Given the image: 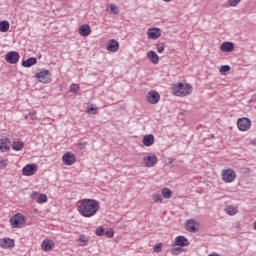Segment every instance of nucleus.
<instances>
[{"instance_id": "obj_25", "label": "nucleus", "mask_w": 256, "mask_h": 256, "mask_svg": "<svg viewBox=\"0 0 256 256\" xmlns=\"http://www.w3.org/2000/svg\"><path fill=\"white\" fill-rule=\"evenodd\" d=\"M9 27H11V24H9V21L7 20L0 21V33H7V31H9Z\"/></svg>"}, {"instance_id": "obj_6", "label": "nucleus", "mask_w": 256, "mask_h": 256, "mask_svg": "<svg viewBox=\"0 0 256 256\" xmlns=\"http://www.w3.org/2000/svg\"><path fill=\"white\" fill-rule=\"evenodd\" d=\"M5 59L10 65H17L19 59H21V55L17 51H10L6 54Z\"/></svg>"}, {"instance_id": "obj_19", "label": "nucleus", "mask_w": 256, "mask_h": 256, "mask_svg": "<svg viewBox=\"0 0 256 256\" xmlns=\"http://www.w3.org/2000/svg\"><path fill=\"white\" fill-rule=\"evenodd\" d=\"M175 245H177V247H187L189 240L185 236H178L175 239Z\"/></svg>"}, {"instance_id": "obj_40", "label": "nucleus", "mask_w": 256, "mask_h": 256, "mask_svg": "<svg viewBox=\"0 0 256 256\" xmlns=\"http://www.w3.org/2000/svg\"><path fill=\"white\" fill-rule=\"evenodd\" d=\"M87 113H89L90 115H97V108L91 106L90 108H88Z\"/></svg>"}, {"instance_id": "obj_30", "label": "nucleus", "mask_w": 256, "mask_h": 256, "mask_svg": "<svg viewBox=\"0 0 256 256\" xmlns=\"http://www.w3.org/2000/svg\"><path fill=\"white\" fill-rule=\"evenodd\" d=\"M152 199H153L154 203H163V196H161V194H159V193H154L152 195Z\"/></svg>"}, {"instance_id": "obj_36", "label": "nucleus", "mask_w": 256, "mask_h": 256, "mask_svg": "<svg viewBox=\"0 0 256 256\" xmlns=\"http://www.w3.org/2000/svg\"><path fill=\"white\" fill-rule=\"evenodd\" d=\"M162 249H163V243H159L154 246L155 253H161Z\"/></svg>"}, {"instance_id": "obj_47", "label": "nucleus", "mask_w": 256, "mask_h": 256, "mask_svg": "<svg viewBox=\"0 0 256 256\" xmlns=\"http://www.w3.org/2000/svg\"><path fill=\"white\" fill-rule=\"evenodd\" d=\"M25 119H29V116H25Z\"/></svg>"}, {"instance_id": "obj_2", "label": "nucleus", "mask_w": 256, "mask_h": 256, "mask_svg": "<svg viewBox=\"0 0 256 256\" xmlns=\"http://www.w3.org/2000/svg\"><path fill=\"white\" fill-rule=\"evenodd\" d=\"M172 92L176 97H186V95L193 93V87L189 84L178 83L172 87Z\"/></svg>"}, {"instance_id": "obj_29", "label": "nucleus", "mask_w": 256, "mask_h": 256, "mask_svg": "<svg viewBox=\"0 0 256 256\" xmlns=\"http://www.w3.org/2000/svg\"><path fill=\"white\" fill-rule=\"evenodd\" d=\"M170 253L172 255H181V253H183V248L181 246H179V247H172L170 249Z\"/></svg>"}, {"instance_id": "obj_24", "label": "nucleus", "mask_w": 256, "mask_h": 256, "mask_svg": "<svg viewBox=\"0 0 256 256\" xmlns=\"http://www.w3.org/2000/svg\"><path fill=\"white\" fill-rule=\"evenodd\" d=\"M147 57L151 60L152 63H154V65L159 63V55H157V52L151 50L147 53Z\"/></svg>"}, {"instance_id": "obj_28", "label": "nucleus", "mask_w": 256, "mask_h": 256, "mask_svg": "<svg viewBox=\"0 0 256 256\" xmlns=\"http://www.w3.org/2000/svg\"><path fill=\"white\" fill-rule=\"evenodd\" d=\"M78 242H80L81 247H86V245L89 244V239H87V237H85V235H81L78 238Z\"/></svg>"}, {"instance_id": "obj_12", "label": "nucleus", "mask_w": 256, "mask_h": 256, "mask_svg": "<svg viewBox=\"0 0 256 256\" xmlns=\"http://www.w3.org/2000/svg\"><path fill=\"white\" fill-rule=\"evenodd\" d=\"M55 247V242H53V240L46 238L43 240L42 244H41V249L42 251H53V248Z\"/></svg>"}, {"instance_id": "obj_46", "label": "nucleus", "mask_w": 256, "mask_h": 256, "mask_svg": "<svg viewBox=\"0 0 256 256\" xmlns=\"http://www.w3.org/2000/svg\"><path fill=\"white\" fill-rule=\"evenodd\" d=\"M165 3H171V0H163Z\"/></svg>"}, {"instance_id": "obj_15", "label": "nucleus", "mask_w": 256, "mask_h": 256, "mask_svg": "<svg viewBox=\"0 0 256 256\" xmlns=\"http://www.w3.org/2000/svg\"><path fill=\"white\" fill-rule=\"evenodd\" d=\"M11 140L9 138H1L0 139V151L2 153H6V151H9L11 149Z\"/></svg>"}, {"instance_id": "obj_20", "label": "nucleus", "mask_w": 256, "mask_h": 256, "mask_svg": "<svg viewBox=\"0 0 256 256\" xmlns=\"http://www.w3.org/2000/svg\"><path fill=\"white\" fill-rule=\"evenodd\" d=\"M31 199H37L38 203H47V195L39 194V192H33L31 195Z\"/></svg>"}, {"instance_id": "obj_37", "label": "nucleus", "mask_w": 256, "mask_h": 256, "mask_svg": "<svg viewBox=\"0 0 256 256\" xmlns=\"http://www.w3.org/2000/svg\"><path fill=\"white\" fill-rule=\"evenodd\" d=\"M228 3L230 5V7H237V5H239V3H241V0H228Z\"/></svg>"}, {"instance_id": "obj_16", "label": "nucleus", "mask_w": 256, "mask_h": 256, "mask_svg": "<svg viewBox=\"0 0 256 256\" xmlns=\"http://www.w3.org/2000/svg\"><path fill=\"white\" fill-rule=\"evenodd\" d=\"M0 247L2 249H11L15 247V242L11 238H4L0 240Z\"/></svg>"}, {"instance_id": "obj_10", "label": "nucleus", "mask_w": 256, "mask_h": 256, "mask_svg": "<svg viewBox=\"0 0 256 256\" xmlns=\"http://www.w3.org/2000/svg\"><path fill=\"white\" fill-rule=\"evenodd\" d=\"M37 173V165L36 164H27L22 169V174L25 177H31L32 175H35Z\"/></svg>"}, {"instance_id": "obj_38", "label": "nucleus", "mask_w": 256, "mask_h": 256, "mask_svg": "<svg viewBox=\"0 0 256 256\" xmlns=\"http://www.w3.org/2000/svg\"><path fill=\"white\" fill-rule=\"evenodd\" d=\"M77 91H79V86L77 84H72L70 86V92L71 93H77Z\"/></svg>"}, {"instance_id": "obj_43", "label": "nucleus", "mask_w": 256, "mask_h": 256, "mask_svg": "<svg viewBox=\"0 0 256 256\" xmlns=\"http://www.w3.org/2000/svg\"><path fill=\"white\" fill-rule=\"evenodd\" d=\"M242 171H244V173H251V168H242Z\"/></svg>"}, {"instance_id": "obj_33", "label": "nucleus", "mask_w": 256, "mask_h": 256, "mask_svg": "<svg viewBox=\"0 0 256 256\" xmlns=\"http://www.w3.org/2000/svg\"><path fill=\"white\" fill-rule=\"evenodd\" d=\"M95 233H96L97 237H103V235H105V228H103V226H99L96 229Z\"/></svg>"}, {"instance_id": "obj_18", "label": "nucleus", "mask_w": 256, "mask_h": 256, "mask_svg": "<svg viewBox=\"0 0 256 256\" xmlns=\"http://www.w3.org/2000/svg\"><path fill=\"white\" fill-rule=\"evenodd\" d=\"M220 49L223 53H231L235 49V44L233 42H224L221 44Z\"/></svg>"}, {"instance_id": "obj_3", "label": "nucleus", "mask_w": 256, "mask_h": 256, "mask_svg": "<svg viewBox=\"0 0 256 256\" xmlns=\"http://www.w3.org/2000/svg\"><path fill=\"white\" fill-rule=\"evenodd\" d=\"M221 177L224 183H233L237 179V172L233 168L224 169L221 172Z\"/></svg>"}, {"instance_id": "obj_45", "label": "nucleus", "mask_w": 256, "mask_h": 256, "mask_svg": "<svg viewBox=\"0 0 256 256\" xmlns=\"http://www.w3.org/2000/svg\"><path fill=\"white\" fill-rule=\"evenodd\" d=\"M208 256H221V255H219V254H217V253H212V254H210V255H208Z\"/></svg>"}, {"instance_id": "obj_23", "label": "nucleus", "mask_w": 256, "mask_h": 256, "mask_svg": "<svg viewBox=\"0 0 256 256\" xmlns=\"http://www.w3.org/2000/svg\"><path fill=\"white\" fill-rule=\"evenodd\" d=\"M33 65H37V58L35 57H30L27 60L22 61V67H33Z\"/></svg>"}, {"instance_id": "obj_39", "label": "nucleus", "mask_w": 256, "mask_h": 256, "mask_svg": "<svg viewBox=\"0 0 256 256\" xmlns=\"http://www.w3.org/2000/svg\"><path fill=\"white\" fill-rule=\"evenodd\" d=\"M156 49L158 53H163L165 51V44H157Z\"/></svg>"}, {"instance_id": "obj_11", "label": "nucleus", "mask_w": 256, "mask_h": 256, "mask_svg": "<svg viewBox=\"0 0 256 256\" xmlns=\"http://www.w3.org/2000/svg\"><path fill=\"white\" fill-rule=\"evenodd\" d=\"M76 161H77V158H75V154H73V153H71V152H66V153H64V155L62 156V162L64 163V165L71 166V165H73Z\"/></svg>"}, {"instance_id": "obj_26", "label": "nucleus", "mask_w": 256, "mask_h": 256, "mask_svg": "<svg viewBox=\"0 0 256 256\" xmlns=\"http://www.w3.org/2000/svg\"><path fill=\"white\" fill-rule=\"evenodd\" d=\"M162 195L164 199H171V197L173 196V192L169 188H163Z\"/></svg>"}, {"instance_id": "obj_9", "label": "nucleus", "mask_w": 256, "mask_h": 256, "mask_svg": "<svg viewBox=\"0 0 256 256\" xmlns=\"http://www.w3.org/2000/svg\"><path fill=\"white\" fill-rule=\"evenodd\" d=\"M146 99L151 105H157V102L161 99V95H159V92L152 90L148 92Z\"/></svg>"}, {"instance_id": "obj_31", "label": "nucleus", "mask_w": 256, "mask_h": 256, "mask_svg": "<svg viewBox=\"0 0 256 256\" xmlns=\"http://www.w3.org/2000/svg\"><path fill=\"white\" fill-rule=\"evenodd\" d=\"M225 211H226L227 215H236L237 214V210L233 206H228L225 209Z\"/></svg>"}, {"instance_id": "obj_5", "label": "nucleus", "mask_w": 256, "mask_h": 256, "mask_svg": "<svg viewBox=\"0 0 256 256\" xmlns=\"http://www.w3.org/2000/svg\"><path fill=\"white\" fill-rule=\"evenodd\" d=\"M10 223L12 227H14L15 229H19L25 224V216H23V214L21 213H17L11 217Z\"/></svg>"}, {"instance_id": "obj_1", "label": "nucleus", "mask_w": 256, "mask_h": 256, "mask_svg": "<svg viewBox=\"0 0 256 256\" xmlns=\"http://www.w3.org/2000/svg\"><path fill=\"white\" fill-rule=\"evenodd\" d=\"M77 209L82 217H93L101 209V206L99 205V201L95 199H83L78 201Z\"/></svg>"}, {"instance_id": "obj_13", "label": "nucleus", "mask_w": 256, "mask_h": 256, "mask_svg": "<svg viewBox=\"0 0 256 256\" xmlns=\"http://www.w3.org/2000/svg\"><path fill=\"white\" fill-rule=\"evenodd\" d=\"M106 49L111 53H117V51H119V42L115 39L109 40Z\"/></svg>"}, {"instance_id": "obj_32", "label": "nucleus", "mask_w": 256, "mask_h": 256, "mask_svg": "<svg viewBox=\"0 0 256 256\" xmlns=\"http://www.w3.org/2000/svg\"><path fill=\"white\" fill-rule=\"evenodd\" d=\"M228 71H231V66L230 65H222L220 67V73L222 75H225Z\"/></svg>"}, {"instance_id": "obj_8", "label": "nucleus", "mask_w": 256, "mask_h": 256, "mask_svg": "<svg viewBox=\"0 0 256 256\" xmlns=\"http://www.w3.org/2000/svg\"><path fill=\"white\" fill-rule=\"evenodd\" d=\"M159 163V158H157V155L152 154L150 156H145L143 158V164L146 167H155Z\"/></svg>"}, {"instance_id": "obj_7", "label": "nucleus", "mask_w": 256, "mask_h": 256, "mask_svg": "<svg viewBox=\"0 0 256 256\" xmlns=\"http://www.w3.org/2000/svg\"><path fill=\"white\" fill-rule=\"evenodd\" d=\"M239 131H249L251 129V120L249 118H240L237 121Z\"/></svg>"}, {"instance_id": "obj_27", "label": "nucleus", "mask_w": 256, "mask_h": 256, "mask_svg": "<svg viewBox=\"0 0 256 256\" xmlns=\"http://www.w3.org/2000/svg\"><path fill=\"white\" fill-rule=\"evenodd\" d=\"M25 147L23 142H13L12 149L13 151H21Z\"/></svg>"}, {"instance_id": "obj_44", "label": "nucleus", "mask_w": 256, "mask_h": 256, "mask_svg": "<svg viewBox=\"0 0 256 256\" xmlns=\"http://www.w3.org/2000/svg\"><path fill=\"white\" fill-rule=\"evenodd\" d=\"M78 147H80V149H85V143L79 142Z\"/></svg>"}, {"instance_id": "obj_4", "label": "nucleus", "mask_w": 256, "mask_h": 256, "mask_svg": "<svg viewBox=\"0 0 256 256\" xmlns=\"http://www.w3.org/2000/svg\"><path fill=\"white\" fill-rule=\"evenodd\" d=\"M51 75V72L47 69H42L40 72H37L35 74L36 79H39V83H43L44 85H47V83H51L52 79L49 77Z\"/></svg>"}, {"instance_id": "obj_14", "label": "nucleus", "mask_w": 256, "mask_h": 256, "mask_svg": "<svg viewBox=\"0 0 256 256\" xmlns=\"http://www.w3.org/2000/svg\"><path fill=\"white\" fill-rule=\"evenodd\" d=\"M148 39H159L161 37V29L155 27V28H150L147 31Z\"/></svg>"}, {"instance_id": "obj_42", "label": "nucleus", "mask_w": 256, "mask_h": 256, "mask_svg": "<svg viewBox=\"0 0 256 256\" xmlns=\"http://www.w3.org/2000/svg\"><path fill=\"white\" fill-rule=\"evenodd\" d=\"M29 117L32 121H35V119L37 118V112H30Z\"/></svg>"}, {"instance_id": "obj_17", "label": "nucleus", "mask_w": 256, "mask_h": 256, "mask_svg": "<svg viewBox=\"0 0 256 256\" xmlns=\"http://www.w3.org/2000/svg\"><path fill=\"white\" fill-rule=\"evenodd\" d=\"M79 35L81 37H89L91 35V26L89 24H83L79 27Z\"/></svg>"}, {"instance_id": "obj_22", "label": "nucleus", "mask_w": 256, "mask_h": 256, "mask_svg": "<svg viewBox=\"0 0 256 256\" xmlns=\"http://www.w3.org/2000/svg\"><path fill=\"white\" fill-rule=\"evenodd\" d=\"M153 143H155V136H153V134H148L144 136L143 145H145V147H151Z\"/></svg>"}, {"instance_id": "obj_21", "label": "nucleus", "mask_w": 256, "mask_h": 256, "mask_svg": "<svg viewBox=\"0 0 256 256\" xmlns=\"http://www.w3.org/2000/svg\"><path fill=\"white\" fill-rule=\"evenodd\" d=\"M186 231H188L189 233H197V227L195 226L194 219L187 220Z\"/></svg>"}, {"instance_id": "obj_34", "label": "nucleus", "mask_w": 256, "mask_h": 256, "mask_svg": "<svg viewBox=\"0 0 256 256\" xmlns=\"http://www.w3.org/2000/svg\"><path fill=\"white\" fill-rule=\"evenodd\" d=\"M104 235L107 236L108 239H113V237L115 236V230H113V228H110L109 230L104 232Z\"/></svg>"}, {"instance_id": "obj_35", "label": "nucleus", "mask_w": 256, "mask_h": 256, "mask_svg": "<svg viewBox=\"0 0 256 256\" xmlns=\"http://www.w3.org/2000/svg\"><path fill=\"white\" fill-rule=\"evenodd\" d=\"M110 11H112L114 15H119V7L115 4L110 5Z\"/></svg>"}, {"instance_id": "obj_41", "label": "nucleus", "mask_w": 256, "mask_h": 256, "mask_svg": "<svg viewBox=\"0 0 256 256\" xmlns=\"http://www.w3.org/2000/svg\"><path fill=\"white\" fill-rule=\"evenodd\" d=\"M7 161L8 160H0V169H5L7 167Z\"/></svg>"}]
</instances>
